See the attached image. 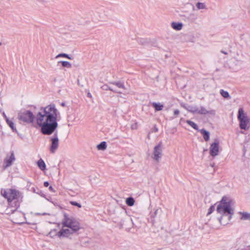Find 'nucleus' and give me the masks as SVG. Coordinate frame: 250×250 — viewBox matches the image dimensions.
Segmentation results:
<instances>
[{"label": "nucleus", "mask_w": 250, "mask_h": 250, "mask_svg": "<svg viewBox=\"0 0 250 250\" xmlns=\"http://www.w3.org/2000/svg\"><path fill=\"white\" fill-rule=\"evenodd\" d=\"M182 106H183L184 108L186 109V108H187V106L185 104H181Z\"/></svg>", "instance_id": "e433bc0d"}, {"label": "nucleus", "mask_w": 250, "mask_h": 250, "mask_svg": "<svg viewBox=\"0 0 250 250\" xmlns=\"http://www.w3.org/2000/svg\"><path fill=\"white\" fill-rule=\"evenodd\" d=\"M101 88L104 90H110L115 93L122 94L123 91L118 90L117 88H114L107 84H104L101 86Z\"/></svg>", "instance_id": "ddd939ff"}, {"label": "nucleus", "mask_w": 250, "mask_h": 250, "mask_svg": "<svg viewBox=\"0 0 250 250\" xmlns=\"http://www.w3.org/2000/svg\"><path fill=\"white\" fill-rule=\"evenodd\" d=\"M60 57H64V58H66L69 60L72 59V57H70L69 55L65 54V53H60V54H58L56 57V58H60Z\"/></svg>", "instance_id": "cd10ccee"}, {"label": "nucleus", "mask_w": 250, "mask_h": 250, "mask_svg": "<svg viewBox=\"0 0 250 250\" xmlns=\"http://www.w3.org/2000/svg\"><path fill=\"white\" fill-rule=\"evenodd\" d=\"M36 214L38 215H47V214L49 215V214L47 213H37Z\"/></svg>", "instance_id": "f704fd0d"}, {"label": "nucleus", "mask_w": 250, "mask_h": 250, "mask_svg": "<svg viewBox=\"0 0 250 250\" xmlns=\"http://www.w3.org/2000/svg\"><path fill=\"white\" fill-rule=\"evenodd\" d=\"M49 190L51 191H53V192H55V191L54 190L53 188L52 187V186H50L49 187Z\"/></svg>", "instance_id": "c9c22d12"}, {"label": "nucleus", "mask_w": 250, "mask_h": 250, "mask_svg": "<svg viewBox=\"0 0 250 250\" xmlns=\"http://www.w3.org/2000/svg\"><path fill=\"white\" fill-rule=\"evenodd\" d=\"M180 113V111L178 109H175L174 111V115L175 116H177Z\"/></svg>", "instance_id": "473e14b6"}, {"label": "nucleus", "mask_w": 250, "mask_h": 250, "mask_svg": "<svg viewBox=\"0 0 250 250\" xmlns=\"http://www.w3.org/2000/svg\"><path fill=\"white\" fill-rule=\"evenodd\" d=\"M131 128H132V129H134V128H135V126H131Z\"/></svg>", "instance_id": "37998d69"}, {"label": "nucleus", "mask_w": 250, "mask_h": 250, "mask_svg": "<svg viewBox=\"0 0 250 250\" xmlns=\"http://www.w3.org/2000/svg\"><path fill=\"white\" fill-rule=\"evenodd\" d=\"M183 21L187 23H193L197 20V17L194 13L186 14L181 15Z\"/></svg>", "instance_id": "6e6552de"}, {"label": "nucleus", "mask_w": 250, "mask_h": 250, "mask_svg": "<svg viewBox=\"0 0 250 250\" xmlns=\"http://www.w3.org/2000/svg\"><path fill=\"white\" fill-rule=\"evenodd\" d=\"M0 45H1V42H0Z\"/></svg>", "instance_id": "c03bdc74"}, {"label": "nucleus", "mask_w": 250, "mask_h": 250, "mask_svg": "<svg viewBox=\"0 0 250 250\" xmlns=\"http://www.w3.org/2000/svg\"><path fill=\"white\" fill-rule=\"evenodd\" d=\"M43 185H44V186L45 187H47L49 186V183L47 181H45V182H44Z\"/></svg>", "instance_id": "72a5a7b5"}, {"label": "nucleus", "mask_w": 250, "mask_h": 250, "mask_svg": "<svg viewBox=\"0 0 250 250\" xmlns=\"http://www.w3.org/2000/svg\"><path fill=\"white\" fill-rule=\"evenodd\" d=\"M187 123L190 126H191L192 127H193L194 129L195 130H198V125L195 124L193 122L191 121H190V120H187L186 121Z\"/></svg>", "instance_id": "bb28decb"}, {"label": "nucleus", "mask_w": 250, "mask_h": 250, "mask_svg": "<svg viewBox=\"0 0 250 250\" xmlns=\"http://www.w3.org/2000/svg\"><path fill=\"white\" fill-rule=\"evenodd\" d=\"M220 93L221 95V96L225 98H230L229 92L227 91H225L223 89H221L220 91Z\"/></svg>", "instance_id": "b1692460"}, {"label": "nucleus", "mask_w": 250, "mask_h": 250, "mask_svg": "<svg viewBox=\"0 0 250 250\" xmlns=\"http://www.w3.org/2000/svg\"><path fill=\"white\" fill-rule=\"evenodd\" d=\"M61 105L62 106H65V103H62Z\"/></svg>", "instance_id": "4c0bfd02"}, {"label": "nucleus", "mask_w": 250, "mask_h": 250, "mask_svg": "<svg viewBox=\"0 0 250 250\" xmlns=\"http://www.w3.org/2000/svg\"><path fill=\"white\" fill-rule=\"evenodd\" d=\"M37 165L39 168L42 170H44L46 168V165L42 159H40L37 162Z\"/></svg>", "instance_id": "a211bd4d"}, {"label": "nucleus", "mask_w": 250, "mask_h": 250, "mask_svg": "<svg viewBox=\"0 0 250 250\" xmlns=\"http://www.w3.org/2000/svg\"><path fill=\"white\" fill-rule=\"evenodd\" d=\"M70 204L73 206H77L78 208H81L82 206L80 204L75 202V201H70Z\"/></svg>", "instance_id": "7c9ffc66"}, {"label": "nucleus", "mask_w": 250, "mask_h": 250, "mask_svg": "<svg viewBox=\"0 0 250 250\" xmlns=\"http://www.w3.org/2000/svg\"><path fill=\"white\" fill-rule=\"evenodd\" d=\"M215 209V208L214 206H211L208 209V212L207 213V215L210 214Z\"/></svg>", "instance_id": "2f4dec72"}, {"label": "nucleus", "mask_w": 250, "mask_h": 250, "mask_svg": "<svg viewBox=\"0 0 250 250\" xmlns=\"http://www.w3.org/2000/svg\"><path fill=\"white\" fill-rule=\"evenodd\" d=\"M75 232H73L71 229H61L57 234L59 237L67 236L68 235L72 234Z\"/></svg>", "instance_id": "9b49d317"}, {"label": "nucleus", "mask_w": 250, "mask_h": 250, "mask_svg": "<svg viewBox=\"0 0 250 250\" xmlns=\"http://www.w3.org/2000/svg\"><path fill=\"white\" fill-rule=\"evenodd\" d=\"M125 203L127 206L131 207L134 205L135 200L133 197H129L126 198Z\"/></svg>", "instance_id": "4be33fe9"}, {"label": "nucleus", "mask_w": 250, "mask_h": 250, "mask_svg": "<svg viewBox=\"0 0 250 250\" xmlns=\"http://www.w3.org/2000/svg\"><path fill=\"white\" fill-rule=\"evenodd\" d=\"M60 114L54 104L42 107L35 116L30 110L21 111L18 113V119L26 124H33L36 119L37 124L41 127V132L43 135H50L57 129L58 124L57 118Z\"/></svg>", "instance_id": "f257e3e1"}, {"label": "nucleus", "mask_w": 250, "mask_h": 250, "mask_svg": "<svg viewBox=\"0 0 250 250\" xmlns=\"http://www.w3.org/2000/svg\"><path fill=\"white\" fill-rule=\"evenodd\" d=\"M15 160L14 152H12L9 157H7L3 161V167L6 168L12 165L13 162Z\"/></svg>", "instance_id": "1a4fd4ad"}, {"label": "nucleus", "mask_w": 250, "mask_h": 250, "mask_svg": "<svg viewBox=\"0 0 250 250\" xmlns=\"http://www.w3.org/2000/svg\"><path fill=\"white\" fill-rule=\"evenodd\" d=\"M221 52L224 53V54H227V53L226 52H225L224 51H221Z\"/></svg>", "instance_id": "a19ab883"}, {"label": "nucleus", "mask_w": 250, "mask_h": 250, "mask_svg": "<svg viewBox=\"0 0 250 250\" xmlns=\"http://www.w3.org/2000/svg\"><path fill=\"white\" fill-rule=\"evenodd\" d=\"M186 110L192 113H197L198 107L196 106L188 105Z\"/></svg>", "instance_id": "6ab92c4d"}, {"label": "nucleus", "mask_w": 250, "mask_h": 250, "mask_svg": "<svg viewBox=\"0 0 250 250\" xmlns=\"http://www.w3.org/2000/svg\"><path fill=\"white\" fill-rule=\"evenodd\" d=\"M4 116L5 117L6 121L8 125L9 126V127L12 129L13 132H17V129L15 125V124L13 123V122L10 120H9L6 115L4 114Z\"/></svg>", "instance_id": "4468645a"}, {"label": "nucleus", "mask_w": 250, "mask_h": 250, "mask_svg": "<svg viewBox=\"0 0 250 250\" xmlns=\"http://www.w3.org/2000/svg\"><path fill=\"white\" fill-rule=\"evenodd\" d=\"M107 146L105 142H102L100 144L97 145V148L98 150H104L106 148Z\"/></svg>", "instance_id": "5701e85b"}, {"label": "nucleus", "mask_w": 250, "mask_h": 250, "mask_svg": "<svg viewBox=\"0 0 250 250\" xmlns=\"http://www.w3.org/2000/svg\"><path fill=\"white\" fill-rule=\"evenodd\" d=\"M51 145L50 146V151L52 153H54L59 147V138L58 133L56 132L54 135L50 138Z\"/></svg>", "instance_id": "39448f33"}, {"label": "nucleus", "mask_w": 250, "mask_h": 250, "mask_svg": "<svg viewBox=\"0 0 250 250\" xmlns=\"http://www.w3.org/2000/svg\"><path fill=\"white\" fill-rule=\"evenodd\" d=\"M131 128H132V129H134V128H135V126H131Z\"/></svg>", "instance_id": "79ce46f5"}, {"label": "nucleus", "mask_w": 250, "mask_h": 250, "mask_svg": "<svg viewBox=\"0 0 250 250\" xmlns=\"http://www.w3.org/2000/svg\"><path fill=\"white\" fill-rule=\"evenodd\" d=\"M162 210L161 208H157L155 209V211L151 214V217L155 218L157 214L159 213V212H161Z\"/></svg>", "instance_id": "c756f323"}, {"label": "nucleus", "mask_w": 250, "mask_h": 250, "mask_svg": "<svg viewBox=\"0 0 250 250\" xmlns=\"http://www.w3.org/2000/svg\"><path fill=\"white\" fill-rule=\"evenodd\" d=\"M158 128H157L156 126H155V128H154V131H155V132H157V131H158Z\"/></svg>", "instance_id": "ea45409f"}, {"label": "nucleus", "mask_w": 250, "mask_h": 250, "mask_svg": "<svg viewBox=\"0 0 250 250\" xmlns=\"http://www.w3.org/2000/svg\"><path fill=\"white\" fill-rule=\"evenodd\" d=\"M197 113H198L200 114L205 115L208 113H211V112L208 111L204 107L201 106L200 107V109H199L198 108V111H197Z\"/></svg>", "instance_id": "412c9836"}, {"label": "nucleus", "mask_w": 250, "mask_h": 250, "mask_svg": "<svg viewBox=\"0 0 250 250\" xmlns=\"http://www.w3.org/2000/svg\"><path fill=\"white\" fill-rule=\"evenodd\" d=\"M162 156V143H159L153 149L152 158L157 162H159Z\"/></svg>", "instance_id": "423d86ee"}, {"label": "nucleus", "mask_w": 250, "mask_h": 250, "mask_svg": "<svg viewBox=\"0 0 250 250\" xmlns=\"http://www.w3.org/2000/svg\"><path fill=\"white\" fill-rule=\"evenodd\" d=\"M237 118L239 121L240 128L241 129L248 130L250 127L249 125L250 119L246 114L244 113L242 108H240L238 110Z\"/></svg>", "instance_id": "20e7f679"}, {"label": "nucleus", "mask_w": 250, "mask_h": 250, "mask_svg": "<svg viewBox=\"0 0 250 250\" xmlns=\"http://www.w3.org/2000/svg\"><path fill=\"white\" fill-rule=\"evenodd\" d=\"M219 141L218 139H215V142L210 145L209 148L210 155L214 157L218 155L219 153Z\"/></svg>", "instance_id": "0eeeda50"}, {"label": "nucleus", "mask_w": 250, "mask_h": 250, "mask_svg": "<svg viewBox=\"0 0 250 250\" xmlns=\"http://www.w3.org/2000/svg\"><path fill=\"white\" fill-rule=\"evenodd\" d=\"M239 214H241V220H250V213H248L245 212H239Z\"/></svg>", "instance_id": "aec40b11"}, {"label": "nucleus", "mask_w": 250, "mask_h": 250, "mask_svg": "<svg viewBox=\"0 0 250 250\" xmlns=\"http://www.w3.org/2000/svg\"><path fill=\"white\" fill-rule=\"evenodd\" d=\"M109 84L114 85L117 87L119 88L118 89V90H120L121 91H123L122 93H124L125 92L126 90V88L125 86L124 83L122 81H113V82H110L109 83Z\"/></svg>", "instance_id": "9d476101"}, {"label": "nucleus", "mask_w": 250, "mask_h": 250, "mask_svg": "<svg viewBox=\"0 0 250 250\" xmlns=\"http://www.w3.org/2000/svg\"><path fill=\"white\" fill-rule=\"evenodd\" d=\"M59 63H61L64 67L71 68L72 67L71 64L67 61H60L59 62Z\"/></svg>", "instance_id": "393cba45"}, {"label": "nucleus", "mask_w": 250, "mask_h": 250, "mask_svg": "<svg viewBox=\"0 0 250 250\" xmlns=\"http://www.w3.org/2000/svg\"><path fill=\"white\" fill-rule=\"evenodd\" d=\"M171 26L173 29L179 31L182 29L183 25L181 22H172L171 24Z\"/></svg>", "instance_id": "2eb2a0df"}, {"label": "nucleus", "mask_w": 250, "mask_h": 250, "mask_svg": "<svg viewBox=\"0 0 250 250\" xmlns=\"http://www.w3.org/2000/svg\"><path fill=\"white\" fill-rule=\"evenodd\" d=\"M62 227L71 229L73 232H76L81 228L79 222L73 216L66 213L63 214V218L62 221Z\"/></svg>", "instance_id": "f03ea898"}, {"label": "nucleus", "mask_w": 250, "mask_h": 250, "mask_svg": "<svg viewBox=\"0 0 250 250\" xmlns=\"http://www.w3.org/2000/svg\"><path fill=\"white\" fill-rule=\"evenodd\" d=\"M18 194L19 192L17 190L13 189H9L8 201L9 202H12L13 200H14L17 198V196H18Z\"/></svg>", "instance_id": "f8f14e48"}, {"label": "nucleus", "mask_w": 250, "mask_h": 250, "mask_svg": "<svg viewBox=\"0 0 250 250\" xmlns=\"http://www.w3.org/2000/svg\"><path fill=\"white\" fill-rule=\"evenodd\" d=\"M199 131L202 134L205 141H208L209 140L210 134L208 131L204 129H201Z\"/></svg>", "instance_id": "dca6fc26"}, {"label": "nucleus", "mask_w": 250, "mask_h": 250, "mask_svg": "<svg viewBox=\"0 0 250 250\" xmlns=\"http://www.w3.org/2000/svg\"><path fill=\"white\" fill-rule=\"evenodd\" d=\"M196 6L198 10L206 9V6L204 3L203 2H197L196 4Z\"/></svg>", "instance_id": "a878e982"}, {"label": "nucleus", "mask_w": 250, "mask_h": 250, "mask_svg": "<svg viewBox=\"0 0 250 250\" xmlns=\"http://www.w3.org/2000/svg\"><path fill=\"white\" fill-rule=\"evenodd\" d=\"M1 195L5 198L8 200L9 196V192H7V190L4 189L1 190Z\"/></svg>", "instance_id": "c85d7f7f"}, {"label": "nucleus", "mask_w": 250, "mask_h": 250, "mask_svg": "<svg viewBox=\"0 0 250 250\" xmlns=\"http://www.w3.org/2000/svg\"><path fill=\"white\" fill-rule=\"evenodd\" d=\"M217 211L224 215H229V219L231 218L232 215L233 214V210L230 207V203L229 202L227 201V198L225 197H223L220 203L217 207Z\"/></svg>", "instance_id": "7ed1b4c3"}, {"label": "nucleus", "mask_w": 250, "mask_h": 250, "mask_svg": "<svg viewBox=\"0 0 250 250\" xmlns=\"http://www.w3.org/2000/svg\"><path fill=\"white\" fill-rule=\"evenodd\" d=\"M152 105L154 108L155 110L156 111L162 110L164 107L163 105L159 103H157L153 102L152 103Z\"/></svg>", "instance_id": "f3484780"}, {"label": "nucleus", "mask_w": 250, "mask_h": 250, "mask_svg": "<svg viewBox=\"0 0 250 250\" xmlns=\"http://www.w3.org/2000/svg\"><path fill=\"white\" fill-rule=\"evenodd\" d=\"M87 96L88 97H90V98H91L92 97V95H91V94L90 93H88L87 94Z\"/></svg>", "instance_id": "58836bf2"}]
</instances>
